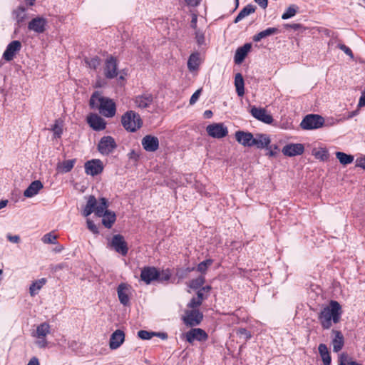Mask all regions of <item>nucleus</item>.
Listing matches in <instances>:
<instances>
[{
  "instance_id": "obj_1",
  "label": "nucleus",
  "mask_w": 365,
  "mask_h": 365,
  "mask_svg": "<svg viewBox=\"0 0 365 365\" xmlns=\"http://www.w3.org/2000/svg\"><path fill=\"white\" fill-rule=\"evenodd\" d=\"M342 314L341 307L336 301L331 300L324 307L319 314V322L324 329H329L332 324L339 322Z\"/></svg>"
},
{
  "instance_id": "obj_2",
  "label": "nucleus",
  "mask_w": 365,
  "mask_h": 365,
  "mask_svg": "<svg viewBox=\"0 0 365 365\" xmlns=\"http://www.w3.org/2000/svg\"><path fill=\"white\" fill-rule=\"evenodd\" d=\"M90 106L92 108L98 109L100 113L106 118L113 117L116 112V106L113 101L101 96L98 92H95L91 96Z\"/></svg>"
},
{
  "instance_id": "obj_3",
  "label": "nucleus",
  "mask_w": 365,
  "mask_h": 365,
  "mask_svg": "<svg viewBox=\"0 0 365 365\" xmlns=\"http://www.w3.org/2000/svg\"><path fill=\"white\" fill-rule=\"evenodd\" d=\"M121 123L124 128L130 132H135L143 124L140 115L133 110L127 111L121 118Z\"/></svg>"
},
{
  "instance_id": "obj_4",
  "label": "nucleus",
  "mask_w": 365,
  "mask_h": 365,
  "mask_svg": "<svg viewBox=\"0 0 365 365\" xmlns=\"http://www.w3.org/2000/svg\"><path fill=\"white\" fill-rule=\"evenodd\" d=\"M51 333V326L47 322H43L36 327V329L31 336L36 340L35 344L39 348H46L48 346L46 336Z\"/></svg>"
},
{
  "instance_id": "obj_5",
  "label": "nucleus",
  "mask_w": 365,
  "mask_h": 365,
  "mask_svg": "<svg viewBox=\"0 0 365 365\" xmlns=\"http://www.w3.org/2000/svg\"><path fill=\"white\" fill-rule=\"evenodd\" d=\"M324 123V119L319 115H307L301 122V127L304 130H313L321 128Z\"/></svg>"
},
{
  "instance_id": "obj_6",
  "label": "nucleus",
  "mask_w": 365,
  "mask_h": 365,
  "mask_svg": "<svg viewBox=\"0 0 365 365\" xmlns=\"http://www.w3.org/2000/svg\"><path fill=\"white\" fill-rule=\"evenodd\" d=\"M117 144L115 139L111 136H103L98 145V151L103 155L112 153L116 148Z\"/></svg>"
},
{
  "instance_id": "obj_7",
  "label": "nucleus",
  "mask_w": 365,
  "mask_h": 365,
  "mask_svg": "<svg viewBox=\"0 0 365 365\" xmlns=\"http://www.w3.org/2000/svg\"><path fill=\"white\" fill-rule=\"evenodd\" d=\"M207 134L214 138H222L227 135L228 130L227 128L220 123H214L210 124L206 128Z\"/></svg>"
},
{
  "instance_id": "obj_8",
  "label": "nucleus",
  "mask_w": 365,
  "mask_h": 365,
  "mask_svg": "<svg viewBox=\"0 0 365 365\" xmlns=\"http://www.w3.org/2000/svg\"><path fill=\"white\" fill-rule=\"evenodd\" d=\"M202 318L203 315L198 309H188L185 311L182 319L185 324L194 327L198 325Z\"/></svg>"
},
{
  "instance_id": "obj_9",
  "label": "nucleus",
  "mask_w": 365,
  "mask_h": 365,
  "mask_svg": "<svg viewBox=\"0 0 365 365\" xmlns=\"http://www.w3.org/2000/svg\"><path fill=\"white\" fill-rule=\"evenodd\" d=\"M84 168L87 175L95 176L103 172V165L101 160L93 159L87 161L85 163Z\"/></svg>"
},
{
  "instance_id": "obj_10",
  "label": "nucleus",
  "mask_w": 365,
  "mask_h": 365,
  "mask_svg": "<svg viewBox=\"0 0 365 365\" xmlns=\"http://www.w3.org/2000/svg\"><path fill=\"white\" fill-rule=\"evenodd\" d=\"M159 277L160 272L154 267H145L141 270L140 279L147 284H150L154 280L158 279Z\"/></svg>"
},
{
  "instance_id": "obj_11",
  "label": "nucleus",
  "mask_w": 365,
  "mask_h": 365,
  "mask_svg": "<svg viewBox=\"0 0 365 365\" xmlns=\"http://www.w3.org/2000/svg\"><path fill=\"white\" fill-rule=\"evenodd\" d=\"M110 245L115 252L122 255L123 256L127 255L128 251V245L122 235H114L111 240Z\"/></svg>"
},
{
  "instance_id": "obj_12",
  "label": "nucleus",
  "mask_w": 365,
  "mask_h": 365,
  "mask_svg": "<svg viewBox=\"0 0 365 365\" xmlns=\"http://www.w3.org/2000/svg\"><path fill=\"white\" fill-rule=\"evenodd\" d=\"M186 340L192 344L195 340L198 341H205L207 339V334L202 329L192 328L185 334Z\"/></svg>"
},
{
  "instance_id": "obj_13",
  "label": "nucleus",
  "mask_w": 365,
  "mask_h": 365,
  "mask_svg": "<svg viewBox=\"0 0 365 365\" xmlns=\"http://www.w3.org/2000/svg\"><path fill=\"white\" fill-rule=\"evenodd\" d=\"M117 294L120 302L127 306L130 302V294H131V286L127 283H120L117 288Z\"/></svg>"
},
{
  "instance_id": "obj_14",
  "label": "nucleus",
  "mask_w": 365,
  "mask_h": 365,
  "mask_svg": "<svg viewBox=\"0 0 365 365\" xmlns=\"http://www.w3.org/2000/svg\"><path fill=\"white\" fill-rule=\"evenodd\" d=\"M282 152L287 157L300 155L304 152V146L302 143H289L283 147Z\"/></svg>"
},
{
  "instance_id": "obj_15",
  "label": "nucleus",
  "mask_w": 365,
  "mask_h": 365,
  "mask_svg": "<svg viewBox=\"0 0 365 365\" xmlns=\"http://www.w3.org/2000/svg\"><path fill=\"white\" fill-rule=\"evenodd\" d=\"M21 43L19 41L16 40L11 41L4 51L3 53V58L7 61L13 60L16 54L21 50Z\"/></svg>"
},
{
  "instance_id": "obj_16",
  "label": "nucleus",
  "mask_w": 365,
  "mask_h": 365,
  "mask_svg": "<svg viewBox=\"0 0 365 365\" xmlns=\"http://www.w3.org/2000/svg\"><path fill=\"white\" fill-rule=\"evenodd\" d=\"M143 148L148 152H155L159 148V140L155 136L147 135L141 140Z\"/></svg>"
},
{
  "instance_id": "obj_17",
  "label": "nucleus",
  "mask_w": 365,
  "mask_h": 365,
  "mask_svg": "<svg viewBox=\"0 0 365 365\" xmlns=\"http://www.w3.org/2000/svg\"><path fill=\"white\" fill-rule=\"evenodd\" d=\"M250 113L254 118L264 123L270 124L273 121L272 115L264 108L252 107Z\"/></svg>"
},
{
  "instance_id": "obj_18",
  "label": "nucleus",
  "mask_w": 365,
  "mask_h": 365,
  "mask_svg": "<svg viewBox=\"0 0 365 365\" xmlns=\"http://www.w3.org/2000/svg\"><path fill=\"white\" fill-rule=\"evenodd\" d=\"M87 122L89 125L95 130H103L106 128V121L103 118L97 114H90L87 117Z\"/></svg>"
},
{
  "instance_id": "obj_19",
  "label": "nucleus",
  "mask_w": 365,
  "mask_h": 365,
  "mask_svg": "<svg viewBox=\"0 0 365 365\" xmlns=\"http://www.w3.org/2000/svg\"><path fill=\"white\" fill-rule=\"evenodd\" d=\"M125 341V334L122 330H115L110 336L109 347L112 350L118 349Z\"/></svg>"
},
{
  "instance_id": "obj_20",
  "label": "nucleus",
  "mask_w": 365,
  "mask_h": 365,
  "mask_svg": "<svg viewBox=\"0 0 365 365\" xmlns=\"http://www.w3.org/2000/svg\"><path fill=\"white\" fill-rule=\"evenodd\" d=\"M253 135L251 133L238 130L235 133V139L245 147H252L253 143Z\"/></svg>"
},
{
  "instance_id": "obj_21",
  "label": "nucleus",
  "mask_w": 365,
  "mask_h": 365,
  "mask_svg": "<svg viewBox=\"0 0 365 365\" xmlns=\"http://www.w3.org/2000/svg\"><path fill=\"white\" fill-rule=\"evenodd\" d=\"M104 74L108 78H113L117 76V63L116 61L113 57L107 58L105 67Z\"/></svg>"
},
{
  "instance_id": "obj_22",
  "label": "nucleus",
  "mask_w": 365,
  "mask_h": 365,
  "mask_svg": "<svg viewBox=\"0 0 365 365\" xmlns=\"http://www.w3.org/2000/svg\"><path fill=\"white\" fill-rule=\"evenodd\" d=\"M43 187V185L40 180H34L24 190V195L26 197H33L38 193Z\"/></svg>"
},
{
  "instance_id": "obj_23",
  "label": "nucleus",
  "mask_w": 365,
  "mask_h": 365,
  "mask_svg": "<svg viewBox=\"0 0 365 365\" xmlns=\"http://www.w3.org/2000/svg\"><path fill=\"white\" fill-rule=\"evenodd\" d=\"M46 20L43 18L37 17L33 19L29 24V30L36 33H43L45 30Z\"/></svg>"
},
{
  "instance_id": "obj_24",
  "label": "nucleus",
  "mask_w": 365,
  "mask_h": 365,
  "mask_svg": "<svg viewBox=\"0 0 365 365\" xmlns=\"http://www.w3.org/2000/svg\"><path fill=\"white\" fill-rule=\"evenodd\" d=\"M270 138L266 134H257L253 138L252 146H256L257 148H268V145L270 144Z\"/></svg>"
},
{
  "instance_id": "obj_25",
  "label": "nucleus",
  "mask_w": 365,
  "mask_h": 365,
  "mask_svg": "<svg viewBox=\"0 0 365 365\" xmlns=\"http://www.w3.org/2000/svg\"><path fill=\"white\" fill-rule=\"evenodd\" d=\"M153 101V97L150 94H145L136 96L134 99L136 107L139 108H145L150 106Z\"/></svg>"
},
{
  "instance_id": "obj_26",
  "label": "nucleus",
  "mask_w": 365,
  "mask_h": 365,
  "mask_svg": "<svg viewBox=\"0 0 365 365\" xmlns=\"http://www.w3.org/2000/svg\"><path fill=\"white\" fill-rule=\"evenodd\" d=\"M252 48L251 43H245L244 46L238 48L235 52V62L237 64L241 63L244 59L245 58L246 56L247 55L248 52L250 51Z\"/></svg>"
},
{
  "instance_id": "obj_27",
  "label": "nucleus",
  "mask_w": 365,
  "mask_h": 365,
  "mask_svg": "<svg viewBox=\"0 0 365 365\" xmlns=\"http://www.w3.org/2000/svg\"><path fill=\"white\" fill-rule=\"evenodd\" d=\"M334 337L332 339L333 351L339 352L344 346V336L341 331L337 330L332 331Z\"/></svg>"
},
{
  "instance_id": "obj_28",
  "label": "nucleus",
  "mask_w": 365,
  "mask_h": 365,
  "mask_svg": "<svg viewBox=\"0 0 365 365\" xmlns=\"http://www.w3.org/2000/svg\"><path fill=\"white\" fill-rule=\"evenodd\" d=\"M279 32L277 28L270 27L262 31L253 36V41L255 42L260 41L262 38H265L269 36L277 34Z\"/></svg>"
},
{
  "instance_id": "obj_29",
  "label": "nucleus",
  "mask_w": 365,
  "mask_h": 365,
  "mask_svg": "<svg viewBox=\"0 0 365 365\" xmlns=\"http://www.w3.org/2000/svg\"><path fill=\"white\" fill-rule=\"evenodd\" d=\"M201 63L200 54L198 53H192L187 61V68L190 71H197Z\"/></svg>"
},
{
  "instance_id": "obj_30",
  "label": "nucleus",
  "mask_w": 365,
  "mask_h": 365,
  "mask_svg": "<svg viewBox=\"0 0 365 365\" xmlns=\"http://www.w3.org/2000/svg\"><path fill=\"white\" fill-rule=\"evenodd\" d=\"M76 161V159L63 160V162L58 163L56 169L58 172L61 173H68L74 167Z\"/></svg>"
},
{
  "instance_id": "obj_31",
  "label": "nucleus",
  "mask_w": 365,
  "mask_h": 365,
  "mask_svg": "<svg viewBox=\"0 0 365 365\" xmlns=\"http://www.w3.org/2000/svg\"><path fill=\"white\" fill-rule=\"evenodd\" d=\"M96 204L97 201L96 197L93 195H90L88 198L87 203L83 210V216L88 217L92 212H95Z\"/></svg>"
},
{
  "instance_id": "obj_32",
  "label": "nucleus",
  "mask_w": 365,
  "mask_h": 365,
  "mask_svg": "<svg viewBox=\"0 0 365 365\" xmlns=\"http://www.w3.org/2000/svg\"><path fill=\"white\" fill-rule=\"evenodd\" d=\"M101 217H103L102 223L107 228H110L116 219L115 212L109 210H106Z\"/></svg>"
},
{
  "instance_id": "obj_33",
  "label": "nucleus",
  "mask_w": 365,
  "mask_h": 365,
  "mask_svg": "<svg viewBox=\"0 0 365 365\" xmlns=\"http://www.w3.org/2000/svg\"><path fill=\"white\" fill-rule=\"evenodd\" d=\"M318 350L324 365H330L331 359L327 345L324 344H320L319 345Z\"/></svg>"
},
{
  "instance_id": "obj_34",
  "label": "nucleus",
  "mask_w": 365,
  "mask_h": 365,
  "mask_svg": "<svg viewBox=\"0 0 365 365\" xmlns=\"http://www.w3.org/2000/svg\"><path fill=\"white\" fill-rule=\"evenodd\" d=\"M256 7L252 4H248L245 7H244L238 15L236 16L234 22L238 23L242 19L249 16L250 14L254 13L255 11Z\"/></svg>"
},
{
  "instance_id": "obj_35",
  "label": "nucleus",
  "mask_w": 365,
  "mask_h": 365,
  "mask_svg": "<svg viewBox=\"0 0 365 365\" xmlns=\"http://www.w3.org/2000/svg\"><path fill=\"white\" fill-rule=\"evenodd\" d=\"M46 280L44 278H41L38 280L34 282L29 287V293L31 297L35 296L38 293L40 289L46 284Z\"/></svg>"
},
{
  "instance_id": "obj_36",
  "label": "nucleus",
  "mask_w": 365,
  "mask_h": 365,
  "mask_svg": "<svg viewBox=\"0 0 365 365\" xmlns=\"http://www.w3.org/2000/svg\"><path fill=\"white\" fill-rule=\"evenodd\" d=\"M235 86L236 91L239 96H242L245 94L244 89V79L240 73H237L235 78Z\"/></svg>"
},
{
  "instance_id": "obj_37",
  "label": "nucleus",
  "mask_w": 365,
  "mask_h": 365,
  "mask_svg": "<svg viewBox=\"0 0 365 365\" xmlns=\"http://www.w3.org/2000/svg\"><path fill=\"white\" fill-rule=\"evenodd\" d=\"M107 207L108 204L106 199L104 197L101 198L98 204L96 205L95 214L98 217H101L105 213L106 210H108Z\"/></svg>"
},
{
  "instance_id": "obj_38",
  "label": "nucleus",
  "mask_w": 365,
  "mask_h": 365,
  "mask_svg": "<svg viewBox=\"0 0 365 365\" xmlns=\"http://www.w3.org/2000/svg\"><path fill=\"white\" fill-rule=\"evenodd\" d=\"M14 19L19 23H22L25 18H26V14H25V9L24 7H18L16 9H15L12 13Z\"/></svg>"
},
{
  "instance_id": "obj_39",
  "label": "nucleus",
  "mask_w": 365,
  "mask_h": 365,
  "mask_svg": "<svg viewBox=\"0 0 365 365\" xmlns=\"http://www.w3.org/2000/svg\"><path fill=\"white\" fill-rule=\"evenodd\" d=\"M336 158L343 165H347L353 162L354 157L351 155H347L342 152L336 153Z\"/></svg>"
},
{
  "instance_id": "obj_40",
  "label": "nucleus",
  "mask_w": 365,
  "mask_h": 365,
  "mask_svg": "<svg viewBox=\"0 0 365 365\" xmlns=\"http://www.w3.org/2000/svg\"><path fill=\"white\" fill-rule=\"evenodd\" d=\"M312 153L317 159H319L322 160H325L329 157L328 151L325 148L314 150Z\"/></svg>"
},
{
  "instance_id": "obj_41",
  "label": "nucleus",
  "mask_w": 365,
  "mask_h": 365,
  "mask_svg": "<svg viewBox=\"0 0 365 365\" xmlns=\"http://www.w3.org/2000/svg\"><path fill=\"white\" fill-rule=\"evenodd\" d=\"M205 282V277L200 276L189 282V287L192 289H197L200 288Z\"/></svg>"
},
{
  "instance_id": "obj_42",
  "label": "nucleus",
  "mask_w": 365,
  "mask_h": 365,
  "mask_svg": "<svg viewBox=\"0 0 365 365\" xmlns=\"http://www.w3.org/2000/svg\"><path fill=\"white\" fill-rule=\"evenodd\" d=\"M297 14V7L294 5L289 6L282 16V19H288Z\"/></svg>"
},
{
  "instance_id": "obj_43",
  "label": "nucleus",
  "mask_w": 365,
  "mask_h": 365,
  "mask_svg": "<svg viewBox=\"0 0 365 365\" xmlns=\"http://www.w3.org/2000/svg\"><path fill=\"white\" fill-rule=\"evenodd\" d=\"M339 365H361V364L357 363L355 361H353L351 359H348L346 355L343 354L339 356Z\"/></svg>"
},
{
  "instance_id": "obj_44",
  "label": "nucleus",
  "mask_w": 365,
  "mask_h": 365,
  "mask_svg": "<svg viewBox=\"0 0 365 365\" xmlns=\"http://www.w3.org/2000/svg\"><path fill=\"white\" fill-rule=\"evenodd\" d=\"M57 236L53 235L52 232H49L43 235L41 240L45 244H54L56 245Z\"/></svg>"
},
{
  "instance_id": "obj_45",
  "label": "nucleus",
  "mask_w": 365,
  "mask_h": 365,
  "mask_svg": "<svg viewBox=\"0 0 365 365\" xmlns=\"http://www.w3.org/2000/svg\"><path fill=\"white\" fill-rule=\"evenodd\" d=\"M212 259H206L200 262L197 267V270L201 273H205L207 268L212 264Z\"/></svg>"
},
{
  "instance_id": "obj_46",
  "label": "nucleus",
  "mask_w": 365,
  "mask_h": 365,
  "mask_svg": "<svg viewBox=\"0 0 365 365\" xmlns=\"http://www.w3.org/2000/svg\"><path fill=\"white\" fill-rule=\"evenodd\" d=\"M195 34L197 44L199 46L203 45L205 41V31L200 29H196Z\"/></svg>"
},
{
  "instance_id": "obj_47",
  "label": "nucleus",
  "mask_w": 365,
  "mask_h": 365,
  "mask_svg": "<svg viewBox=\"0 0 365 365\" xmlns=\"http://www.w3.org/2000/svg\"><path fill=\"white\" fill-rule=\"evenodd\" d=\"M52 131L53 132L54 138H60L63 133L62 126L59 124L58 120H56L55 124L52 128Z\"/></svg>"
},
{
  "instance_id": "obj_48",
  "label": "nucleus",
  "mask_w": 365,
  "mask_h": 365,
  "mask_svg": "<svg viewBox=\"0 0 365 365\" xmlns=\"http://www.w3.org/2000/svg\"><path fill=\"white\" fill-rule=\"evenodd\" d=\"M154 334V332H150L145 330H140L138 332V337L144 340L150 339Z\"/></svg>"
},
{
  "instance_id": "obj_49",
  "label": "nucleus",
  "mask_w": 365,
  "mask_h": 365,
  "mask_svg": "<svg viewBox=\"0 0 365 365\" xmlns=\"http://www.w3.org/2000/svg\"><path fill=\"white\" fill-rule=\"evenodd\" d=\"M266 149L268 150L267 155L269 157H275L279 152V148L277 145H269L268 148Z\"/></svg>"
},
{
  "instance_id": "obj_50",
  "label": "nucleus",
  "mask_w": 365,
  "mask_h": 365,
  "mask_svg": "<svg viewBox=\"0 0 365 365\" xmlns=\"http://www.w3.org/2000/svg\"><path fill=\"white\" fill-rule=\"evenodd\" d=\"M86 63L90 68L96 69L100 65V60L98 58L95 57L86 61Z\"/></svg>"
},
{
  "instance_id": "obj_51",
  "label": "nucleus",
  "mask_w": 365,
  "mask_h": 365,
  "mask_svg": "<svg viewBox=\"0 0 365 365\" xmlns=\"http://www.w3.org/2000/svg\"><path fill=\"white\" fill-rule=\"evenodd\" d=\"M202 302H200V299H197V298H192L190 302L188 303L187 307L191 309H196L197 307L200 306Z\"/></svg>"
},
{
  "instance_id": "obj_52",
  "label": "nucleus",
  "mask_w": 365,
  "mask_h": 365,
  "mask_svg": "<svg viewBox=\"0 0 365 365\" xmlns=\"http://www.w3.org/2000/svg\"><path fill=\"white\" fill-rule=\"evenodd\" d=\"M202 92V88L197 90L191 96L190 99V104L194 105L199 99Z\"/></svg>"
},
{
  "instance_id": "obj_53",
  "label": "nucleus",
  "mask_w": 365,
  "mask_h": 365,
  "mask_svg": "<svg viewBox=\"0 0 365 365\" xmlns=\"http://www.w3.org/2000/svg\"><path fill=\"white\" fill-rule=\"evenodd\" d=\"M87 227H88V230L90 231H91L93 233H94V234L98 233V229L97 226L95 225V223L92 220H91L89 219L87 220Z\"/></svg>"
},
{
  "instance_id": "obj_54",
  "label": "nucleus",
  "mask_w": 365,
  "mask_h": 365,
  "mask_svg": "<svg viewBox=\"0 0 365 365\" xmlns=\"http://www.w3.org/2000/svg\"><path fill=\"white\" fill-rule=\"evenodd\" d=\"M356 166L365 170V155L360 156L356 160Z\"/></svg>"
},
{
  "instance_id": "obj_55",
  "label": "nucleus",
  "mask_w": 365,
  "mask_h": 365,
  "mask_svg": "<svg viewBox=\"0 0 365 365\" xmlns=\"http://www.w3.org/2000/svg\"><path fill=\"white\" fill-rule=\"evenodd\" d=\"M339 48L343 51L346 55H348L349 56H350L351 58H353V53H352V51L351 50L347 47L346 46H345L344 44H339Z\"/></svg>"
},
{
  "instance_id": "obj_56",
  "label": "nucleus",
  "mask_w": 365,
  "mask_h": 365,
  "mask_svg": "<svg viewBox=\"0 0 365 365\" xmlns=\"http://www.w3.org/2000/svg\"><path fill=\"white\" fill-rule=\"evenodd\" d=\"M6 238L9 242L12 243L18 244L20 242V237L19 235H11L10 234H8L6 235Z\"/></svg>"
},
{
  "instance_id": "obj_57",
  "label": "nucleus",
  "mask_w": 365,
  "mask_h": 365,
  "mask_svg": "<svg viewBox=\"0 0 365 365\" xmlns=\"http://www.w3.org/2000/svg\"><path fill=\"white\" fill-rule=\"evenodd\" d=\"M364 106H365V88L361 91V94L358 103V107L361 108Z\"/></svg>"
},
{
  "instance_id": "obj_58",
  "label": "nucleus",
  "mask_w": 365,
  "mask_h": 365,
  "mask_svg": "<svg viewBox=\"0 0 365 365\" xmlns=\"http://www.w3.org/2000/svg\"><path fill=\"white\" fill-rule=\"evenodd\" d=\"M255 1L262 9L267 7L268 0H255Z\"/></svg>"
},
{
  "instance_id": "obj_59",
  "label": "nucleus",
  "mask_w": 365,
  "mask_h": 365,
  "mask_svg": "<svg viewBox=\"0 0 365 365\" xmlns=\"http://www.w3.org/2000/svg\"><path fill=\"white\" fill-rule=\"evenodd\" d=\"M197 17L196 15H193L192 16V20H191V23H190V26L195 29L196 31L197 29Z\"/></svg>"
},
{
  "instance_id": "obj_60",
  "label": "nucleus",
  "mask_w": 365,
  "mask_h": 365,
  "mask_svg": "<svg viewBox=\"0 0 365 365\" xmlns=\"http://www.w3.org/2000/svg\"><path fill=\"white\" fill-rule=\"evenodd\" d=\"M27 365H40L38 359L36 357H33L28 363Z\"/></svg>"
},
{
  "instance_id": "obj_61",
  "label": "nucleus",
  "mask_w": 365,
  "mask_h": 365,
  "mask_svg": "<svg viewBox=\"0 0 365 365\" xmlns=\"http://www.w3.org/2000/svg\"><path fill=\"white\" fill-rule=\"evenodd\" d=\"M154 335H156V336H159L160 339H162L163 340L168 339V334L166 333H165V332L155 333Z\"/></svg>"
},
{
  "instance_id": "obj_62",
  "label": "nucleus",
  "mask_w": 365,
  "mask_h": 365,
  "mask_svg": "<svg viewBox=\"0 0 365 365\" xmlns=\"http://www.w3.org/2000/svg\"><path fill=\"white\" fill-rule=\"evenodd\" d=\"M188 5L197 6L200 3V0H185Z\"/></svg>"
},
{
  "instance_id": "obj_63",
  "label": "nucleus",
  "mask_w": 365,
  "mask_h": 365,
  "mask_svg": "<svg viewBox=\"0 0 365 365\" xmlns=\"http://www.w3.org/2000/svg\"><path fill=\"white\" fill-rule=\"evenodd\" d=\"M197 299H200V302H202V301L204 300L205 297H204V294L202 293V291L201 289L197 291Z\"/></svg>"
},
{
  "instance_id": "obj_64",
  "label": "nucleus",
  "mask_w": 365,
  "mask_h": 365,
  "mask_svg": "<svg viewBox=\"0 0 365 365\" xmlns=\"http://www.w3.org/2000/svg\"><path fill=\"white\" fill-rule=\"evenodd\" d=\"M170 275L169 274H163L161 277H160L158 278V279L160 281H167L170 279Z\"/></svg>"
}]
</instances>
